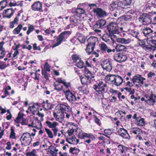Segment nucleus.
Listing matches in <instances>:
<instances>
[{"instance_id":"f257e3e1","label":"nucleus","mask_w":156,"mask_h":156,"mask_svg":"<svg viewBox=\"0 0 156 156\" xmlns=\"http://www.w3.org/2000/svg\"><path fill=\"white\" fill-rule=\"evenodd\" d=\"M107 29L109 32V35L111 36L113 35L115 36L114 34H119V28L117 23H109L107 27Z\"/></svg>"},{"instance_id":"f03ea898","label":"nucleus","mask_w":156,"mask_h":156,"mask_svg":"<svg viewBox=\"0 0 156 156\" xmlns=\"http://www.w3.org/2000/svg\"><path fill=\"white\" fill-rule=\"evenodd\" d=\"M139 21L144 25L150 24L151 22V16L147 13H143L138 18Z\"/></svg>"},{"instance_id":"7ed1b4c3","label":"nucleus","mask_w":156,"mask_h":156,"mask_svg":"<svg viewBox=\"0 0 156 156\" xmlns=\"http://www.w3.org/2000/svg\"><path fill=\"white\" fill-rule=\"evenodd\" d=\"M20 140L22 144L23 143H25L26 145H29L32 140L31 137V134L28 132L23 133L20 137Z\"/></svg>"},{"instance_id":"20e7f679","label":"nucleus","mask_w":156,"mask_h":156,"mask_svg":"<svg viewBox=\"0 0 156 156\" xmlns=\"http://www.w3.org/2000/svg\"><path fill=\"white\" fill-rule=\"evenodd\" d=\"M114 58L116 62L121 63L125 61L127 59V57L126 55L122 53H119L115 55Z\"/></svg>"},{"instance_id":"39448f33","label":"nucleus","mask_w":156,"mask_h":156,"mask_svg":"<svg viewBox=\"0 0 156 156\" xmlns=\"http://www.w3.org/2000/svg\"><path fill=\"white\" fill-rule=\"evenodd\" d=\"M101 65L103 69L107 71L110 72L112 69V63L109 60L106 59L103 61Z\"/></svg>"},{"instance_id":"423d86ee","label":"nucleus","mask_w":156,"mask_h":156,"mask_svg":"<svg viewBox=\"0 0 156 156\" xmlns=\"http://www.w3.org/2000/svg\"><path fill=\"white\" fill-rule=\"evenodd\" d=\"M95 89L96 91H104L106 92L107 90V87L106 84H103V82L100 81L98 84V85H95Z\"/></svg>"},{"instance_id":"0eeeda50","label":"nucleus","mask_w":156,"mask_h":156,"mask_svg":"<svg viewBox=\"0 0 156 156\" xmlns=\"http://www.w3.org/2000/svg\"><path fill=\"white\" fill-rule=\"evenodd\" d=\"M93 12L99 17H103L106 15V12L100 8H97L94 9Z\"/></svg>"},{"instance_id":"6e6552de","label":"nucleus","mask_w":156,"mask_h":156,"mask_svg":"<svg viewBox=\"0 0 156 156\" xmlns=\"http://www.w3.org/2000/svg\"><path fill=\"white\" fill-rule=\"evenodd\" d=\"M145 80V78L143 77L141 75L137 74L133 76L132 78V81L134 84H135V83L137 82L143 84L144 83L143 81Z\"/></svg>"},{"instance_id":"1a4fd4ad","label":"nucleus","mask_w":156,"mask_h":156,"mask_svg":"<svg viewBox=\"0 0 156 156\" xmlns=\"http://www.w3.org/2000/svg\"><path fill=\"white\" fill-rule=\"evenodd\" d=\"M42 3L40 1L34 2L32 5V10L34 11H42Z\"/></svg>"},{"instance_id":"9d476101","label":"nucleus","mask_w":156,"mask_h":156,"mask_svg":"<svg viewBox=\"0 0 156 156\" xmlns=\"http://www.w3.org/2000/svg\"><path fill=\"white\" fill-rule=\"evenodd\" d=\"M65 95L66 98L70 102L75 101L77 100V98L76 96L69 90L66 91Z\"/></svg>"},{"instance_id":"9b49d317","label":"nucleus","mask_w":156,"mask_h":156,"mask_svg":"<svg viewBox=\"0 0 156 156\" xmlns=\"http://www.w3.org/2000/svg\"><path fill=\"white\" fill-rule=\"evenodd\" d=\"M71 34V32L69 31H66L62 32L58 36L57 38V40H59L62 42L64 39L67 38Z\"/></svg>"},{"instance_id":"f8f14e48","label":"nucleus","mask_w":156,"mask_h":156,"mask_svg":"<svg viewBox=\"0 0 156 156\" xmlns=\"http://www.w3.org/2000/svg\"><path fill=\"white\" fill-rule=\"evenodd\" d=\"M118 133L119 135L122 136L123 138L129 139L130 137L127 131L124 128H120L118 131Z\"/></svg>"},{"instance_id":"ddd939ff","label":"nucleus","mask_w":156,"mask_h":156,"mask_svg":"<svg viewBox=\"0 0 156 156\" xmlns=\"http://www.w3.org/2000/svg\"><path fill=\"white\" fill-rule=\"evenodd\" d=\"M106 23V21L103 19H100L97 21L96 23L94 25V28L99 29L102 28Z\"/></svg>"},{"instance_id":"4468645a","label":"nucleus","mask_w":156,"mask_h":156,"mask_svg":"<svg viewBox=\"0 0 156 156\" xmlns=\"http://www.w3.org/2000/svg\"><path fill=\"white\" fill-rule=\"evenodd\" d=\"M78 18L77 15L72 16L70 17V21L73 22L72 24L75 26H77L80 24V20Z\"/></svg>"},{"instance_id":"2eb2a0df","label":"nucleus","mask_w":156,"mask_h":156,"mask_svg":"<svg viewBox=\"0 0 156 156\" xmlns=\"http://www.w3.org/2000/svg\"><path fill=\"white\" fill-rule=\"evenodd\" d=\"M148 99H146V102L147 104L150 105H153L155 102L154 99L156 98L155 95L151 94L148 97Z\"/></svg>"},{"instance_id":"dca6fc26","label":"nucleus","mask_w":156,"mask_h":156,"mask_svg":"<svg viewBox=\"0 0 156 156\" xmlns=\"http://www.w3.org/2000/svg\"><path fill=\"white\" fill-rule=\"evenodd\" d=\"M122 82L123 79L122 77L118 75H116L113 84L117 86H119L121 84Z\"/></svg>"},{"instance_id":"f3484780","label":"nucleus","mask_w":156,"mask_h":156,"mask_svg":"<svg viewBox=\"0 0 156 156\" xmlns=\"http://www.w3.org/2000/svg\"><path fill=\"white\" fill-rule=\"evenodd\" d=\"M98 39L95 37H90L89 38L87 41L88 42L87 44L94 45L95 46L96 42L98 41Z\"/></svg>"},{"instance_id":"a211bd4d","label":"nucleus","mask_w":156,"mask_h":156,"mask_svg":"<svg viewBox=\"0 0 156 156\" xmlns=\"http://www.w3.org/2000/svg\"><path fill=\"white\" fill-rule=\"evenodd\" d=\"M100 47L101 49L103 52H106L107 51L108 53H109L111 52L112 50L108 48L106 45L104 43H102L101 44Z\"/></svg>"},{"instance_id":"6ab92c4d","label":"nucleus","mask_w":156,"mask_h":156,"mask_svg":"<svg viewBox=\"0 0 156 156\" xmlns=\"http://www.w3.org/2000/svg\"><path fill=\"white\" fill-rule=\"evenodd\" d=\"M127 48L126 47L122 45L119 44L117 45L115 47V49L117 51H126Z\"/></svg>"},{"instance_id":"aec40b11","label":"nucleus","mask_w":156,"mask_h":156,"mask_svg":"<svg viewBox=\"0 0 156 156\" xmlns=\"http://www.w3.org/2000/svg\"><path fill=\"white\" fill-rule=\"evenodd\" d=\"M143 33L146 37L148 36L153 32V30L149 27H146L143 30Z\"/></svg>"},{"instance_id":"412c9836","label":"nucleus","mask_w":156,"mask_h":156,"mask_svg":"<svg viewBox=\"0 0 156 156\" xmlns=\"http://www.w3.org/2000/svg\"><path fill=\"white\" fill-rule=\"evenodd\" d=\"M46 123L49 128L52 129L56 128V126L58 125V123L55 122H51L47 121H46Z\"/></svg>"},{"instance_id":"4be33fe9","label":"nucleus","mask_w":156,"mask_h":156,"mask_svg":"<svg viewBox=\"0 0 156 156\" xmlns=\"http://www.w3.org/2000/svg\"><path fill=\"white\" fill-rule=\"evenodd\" d=\"M117 41L122 44H126L130 43L131 40L129 38L125 39L123 38H118Z\"/></svg>"},{"instance_id":"5701e85b","label":"nucleus","mask_w":156,"mask_h":156,"mask_svg":"<svg viewBox=\"0 0 156 156\" xmlns=\"http://www.w3.org/2000/svg\"><path fill=\"white\" fill-rule=\"evenodd\" d=\"M87 136H88V137H86V139H88L84 141L85 144L86 142L88 144L90 143L91 142V140H94L95 138L93 135L90 134H89Z\"/></svg>"},{"instance_id":"b1692460","label":"nucleus","mask_w":156,"mask_h":156,"mask_svg":"<svg viewBox=\"0 0 156 156\" xmlns=\"http://www.w3.org/2000/svg\"><path fill=\"white\" fill-rule=\"evenodd\" d=\"M76 139V137L73 136L71 137L66 138V140L69 144H75Z\"/></svg>"},{"instance_id":"393cba45","label":"nucleus","mask_w":156,"mask_h":156,"mask_svg":"<svg viewBox=\"0 0 156 156\" xmlns=\"http://www.w3.org/2000/svg\"><path fill=\"white\" fill-rule=\"evenodd\" d=\"M94 45H92L87 44L86 49V51L88 53V55H90L91 53L92 52L94 49Z\"/></svg>"},{"instance_id":"a878e982","label":"nucleus","mask_w":156,"mask_h":156,"mask_svg":"<svg viewBox=\"0 0 156 156\" xmlns=\"http://www.w3.org/2000/svg\"><path fill=\"white\" fill-rule=\"evenodd\" d=\"M9 10H11V13L10 14V15H8L7 14L6 15H5L4 12H3L2 13L4 17H5L6 18H10L11 17V16H13V13L14 12V11H13L12 10V9H8L5 10V13H7L8 12V11Z\"/></svg>"},{"instance_id":"bb28decb","label":"nucleus","mask_w":156,"mask_h":156,"mask_svg":"<svg viewBox=\"0 0 156 156\" xmlns=\"http://www.w3.org/2000/svg\"><path fill=\"white\" fill-rule=\"evenodd\" d=\"M136 121V124L139 126H143L145 124V122L144 118H140V119H137Z\"/></svg>"},{"instance_id":"cd10ccee","label":"nucleus","mask_w":156,"mask_h":156,"mask_svg":"<svg viewBox=\"0 0 156 156\" xmlns=\"http://www.w3.org/2000/svg\"><path fill=\"white\" fill-rule=\"evenodd\" d=\"M110 10L111 11V14L112 16H113L115 17H117V16H119V10L117 9H113L111 10V8H110Z\"/></svg>"},{"instance_id":"c85d7f7f","label":"nucleus","mask_w":156,"mask_h":156,"mask_svg":"<svg viewBox=\"0 0 156 156\" xmlns=\"http://www.w3.org/2000/svg\"><path fill=\"white\" fill-rule=\"evenodd\" d=\"M80 152V150L78 148L76 147L70 148L69 149V152L74 154H76Z\"/></svg>"},{"instance_id":"c756f323","label":"nucleus","mask_w":156,"mask_h":156,"mask_svg":"<svg viewBox=\"0 0 156 156\" xmlns=\"http://www.w3.org/2000/svg\"><path fill=\"white\" fill-rule=\"evenodd\" d=\"M151 43L154 45L153 46L152 45H150L151 46V48H149L152 49L153 51H154L156 49V40L152 39L150 41Z\"/></svg>"},{"instance_id":"7c9ffc66","label":"nucleus","mask_w":156,"mask_h":156,"mask_svg":"<svg viewBox=\"0 0 156 156\" xmlns=\"http://www.w3.org/2000/svg\"><path fill=\"white\" fill-rule=\"evenodd\" d=\"M7 2L6 0H3L0 2V11L4 9L7 5Z\"/></svg>"},{"instance_id":"2f4dec72","label":"nucleus","mask_w":156,"mask_h":156,"mask_svg":"<svg viewBox=\"0 0 156 156\" xmlns=\"http://www.w3.org/2000/svg\"><path fill=\"white\" fill-rule=\"evenodd\" d=\"M22 26L21 24H19L18 27L16 28L13 31V33L14 34H19L21 30Z\"/></svg>"},{"instance_id":"473e14b6","label":"nucleus","mask_w":156,"mask_h":156,"mask_svg":"<svg viewBox=\"0 0 156 156\" xmlns=\"http://www.w3.org/2000/svg\"><path fill=\"white\" fill-rule=\"evenodd\" d=\"M89 134L83 133L81 131L78 134V137L81 139H86V137H88L87 136Z\"/></svg>"},{"instance_id":"72a5a7b5","label":"nucleus","mask_w":156,"mask_h":156,"mask_svg":"<svg viewBox=\"0 0 156 156\" xmlns=\"http://www.w3.org/2000/svg\"><path fill=\"white\" fill-rule=\"evenodd\" d=\"M132 0H123L122 2V5L124 6H128L130 5Z\"/></svg>"},{"instance_id":"f704fd0d","label":"nucleus","mask_w":156,"mask_h":156,"mask_svg":"<svg viewBox=\"0 0 156 156\" xmlns=\"http://www.w3.org/2000/svg\"><path fill=\"white\" fill-rule=\"evenodd\" d=\"M54 86L55 87V89L57 91H61L63 88V86L59 84H56L54 83Z\"/></svg>"},{"instance_id":"c9c22d12","label":"nucleus","mask_w":156,"mask_h":156,"mask_svg":"<svg viewBox=\"0 0 156 156\" xmlns=\"http://www.w3.org/2000/svg\"><path fill=\"white\" fill-rule=\"evenodd\" d=\"M116 77V75H111L109 76H106V78L108 80L111 81L112 83L113 84Z\"/></svg>"},{"instance_id":"e433bc0d","label":"nucleus","mask_w":156,"mask_h":156,"mask_svg":"<svg viewBox=\"0 0 156 156\" xmlns=\"http://www.w3.org/2000/svg\"><path fill=\"white\" fill-rule=\"evenodd\" d=\"M45 129L48 137L51 139L52 138H53V135L51 131L49 129L47 128H45Z\"/></svg>"},{"instance_id":"4c0bfd02","label":"nucleus","mask_w":156,"mask_h":156,"mask_svg":"<svg viewBox=\"0 0 156 156\" xmlns=\"http://www.w3.org/2000/svg\"><path fill=\"white\" fill-rule=\"evenodd\" d=\"M44 69L42 70H44L46 72H50V67L47 62H45Z\"/></svg>"},{"instance_id":"58836bf2","label":"nucleus","mask_w":156,"mask_h":156,"mask_svg":"<svg viewBox=\"0 0 156 156\" xmlns=\"http://www.w3.org/2000/svg\"><path fill=\"white\" fill-rule=\"evenodd\" d=\"M124 20L126 21H130L132 20V16L130 15H126L123 16Z\"/></svg>"},{"instance_id":"ea45409f","label":"nucleus","mask_w":156,"mask_h":156,"mask_svg":"<svg viewBox=\"0 0 156 156\" xmlns=\"http://www.w3.org/2000/svg\"><path fill=\"white\" fill-rule=\"evenodd\" d=\"M87 76H85L84 77H81V81L83 84L87 85Z\"/></svg>"},{"instance_id":"a19ab883","label":"nucleus","mask_w":156,"mask_h":156,"mask_svg":"<svg viewBox=\"0 0 156 156\" xmlns=\"http://www.w3.org/2000/svg\"><path fill=\"white\" fill-rule=\"evenodd\" d=\"M84 62L80 59L79 61V62H77L76 66L80 68L81 69L83 68Z\"/></svg>"},{"instance_id":"79ce46f5","label":"nucleus","mask_w":156,"mask_h":156,"mask_svg":"<svg viewBox=\"0 0 156 156\" xmlns=\"http://www.w3.org/2000/svg\"><path fill=\"white\" fill-rule=\"evenodd\" d=\"M72 60L74 61L77 62V61H79L81 58H80L79 56L76 55H73L72 56Z\"/></svg>"},{"instance_id":"37998d69","label":"nucleus","mask_w":156,"mask_h":156,"mask_svg":"<svg viewBox=\"0 0 156 156\" xmlns=\"http://www.w3.org/2000/svg\"><path fill=\"white\" fill-rule=\"evenodd\" d=\"M11 132L10 133V138L11 139H15L16 138V136H15V133L14 132V129L11 128Z\"/></svg>"},{"instance_id":"c03bdc74","label":"nucleus","mask_w":156,"mask_h":156,"mask_svg":"<svg viewBox=\"0 0 156 156\" xmlns=\"http://www.w3.org/2000/svg\"><path fill=\"white\" fill-rule=\"evenodd\" d=\"M118 147L119 148H121V153L122 154L128 148L122 145H119Z\"/></svg>"},{"instance_id":"a18cd8bd","label":"nucleus","mask_w":156,"mask_h":156,"mask_svg":"<svg viewBox=\"0 0 156 156\" xmlns=\"http://www.w3.org/2000/svg\"><path fill=\"white\" fill-rule=\"evenodd\" d=\"M53 115L57 121H58L60 122H61L63 121L62 119H61L59 116H58V115H57L56 113H54Z\"/></svg>"},{"instance_id":"49530a36","label":"nucleus","mask_w":156,"mask_h":156,"mask_svg":"<svg viewBox=\"0 0 156 156\" xmlns=\"http://www.w3.org/2000/svg\"><path fill=\"white\" fill-rule=\"evenodd\" d=\"M35 150H33L32 151L27 153V156H36L35 154Z\"/></svg>"},{"instance_id":"de8ad7c7","label":"nucleus","mask_w":156,"mask_h":156,"mask_svg":"<svg viewBox=\"0 0 156 156\" xmlns=\"http://www.w3.org/2000/svg\"><path fill=\"white\" fill-rule=\"evenodd\" d=\"M43 107L46 110H48V109H51V104H48L47 105H43Z\"/></svg>"},{"instance_id":"09e8293b","label":"nucleus","mask_w":156,"mask_h":156,"mask_svg":"<svg viewBox=\"0 0 156 156\" xmlns=\"http://www.w3.org/2000/svg\"><path fill=\"white\" fill-rule=\"evenodd\" d=\"M34 29V27L33 25H31L28 27V30L27 31V34H29Z\"/></svg>"},{"instance_id":"8fccbe9b","label":"nucleus","mask_w":156,"mask_h":156,"mask_svg":"<svg viewBox=\"0 0 156 156\" xmlns=\"http://www.w3.org/2000/svg\"><path fill=\"white\" fill-rule=\"evenodd\" d=\"M117 3L116 2H112L110 6V8H111V10L117 9L116 8V6L117 5Z\"/></svg>"},{"instance_id":"3c124183","label":"nucleus","mask_w":156,"mask_h":156,"mask_svg":"<svg viewBox=\"0 0 156 156\" xmlns=\"http://www.w3.org/2000/svg\"><path fill=\"white\" fill-rule=\"evenodd\" d=\"M108 37L107 34H104L102 37V39L106 42H108L109 41V39L108 38Z\"/></svg>"},{"instance_id":"603ef678","label":"nucleus","mask_w":156,"mask_h":156,"mask_svg":"<svg viewBox=\"0 0 156 156\" xmlns=\"http://www.w3.org/2000/svg\"><path fill=\"white\" fill-rule=\"evenodd\" d=\"M130 154V150L129 148H127L126 150L122 154L123 156H129Z\"/></svg>"},{"instance_id":"864d4df0","label":"nucleus","mask_w":156,"mask_h":156,"mask_svg":"<svg viewBox=\"0 0 156 156\" xmlns=\"http://www.w3.org/2000/svg\"><path fill=\"white\" fill-rule=\"evenodd\" d=\"M42 74L44 76V77L47 80L48 79V74L44 70H42Z\"/></svg>"},{"instance_id":"5fc2aeb1","label":"nucleus","mask_w":156,"mask_h":156,"mask_svg":"<svg viewBox=\"0 0 156 156\" xmlns=\"http://www.w3.org/2000/svg\"><path fill=\"white\" fill-rule=\"evenodd\" d=\"M66 105L63 104H61L60 105V110L62 112H64V109L66 107Z\"/></svg>"},{"instance_id":"6e6d98bb","label":"nucleus","mask_w":156,"mask_h":156,"mask_svg":"<svg viewBox=\"0 0 156 156\" xmlns=\"http://www.w3.org/2000/svg\"><path fill=\"white\" fill-rule=\"evenodd\" d=\"M77 12L79 14H82L85 12V10L83 9L78 8L77 9Z\"/></svg>"},{"instance_id":"4d7b16f0","label":"nucleus","mask_w":156,"mask_h":156,"mask_svg":"<svg viewBox=\"0 0 156 156\" xmlns=\"http://www.w3.org/2000/svg\"><path fill=\"white\" fill-rule=\"evenodd\" d=\"M155 74L151 72H150L147 74V76L148 78L152 77L153 76H154Z\"/></svg>"},{"instance_id":"13d9d810","label":"nucleus","mask_w":156,"mask_h":156,"mask_svg":"<svg viewBox=\"0 0 156 156\" xmlns=\"http://www.w3.org/2000/svg\"><path fill=\"white\" fill-rule=\"evenodd\" d=\"M57 42L55 43V44H53V45L52 46V48H54V47H55L59 45L62 42L61 41L59 40H58L57 39Z\"/></svg>"},{"instance_id":"bf43d9fd","label":"nucleus","mask_w":156,"mask_h":156,"mask_svg":"<svg viewBox=\"0 0 156 156\" xmlns=\"http://www.w3.org/2000/svg\"><path fill=\"white\" fill-rule=\"evenodd\" d=\"M6 144L7 146L5 147L6 149L7 150H10L11 148L10 142L9 141L7 142Z\"/></svg>"},{"instance_id":"052dcab7","label":"nucleus","mask_w":156,"mask_h":156,"mask_svg":"<svg viewBox=\"0 0 156 156\" xmlns=\"http://www.w3.org/2000/svg\"><path fill=\"white\" fill-rule=\"evenodd\" d=\"M53 131L54 135L55 136H56L57 134V131L58 129L56 127L53 129H52Z\"/></svg>"},{"instance_id":"680f3d73","label":"nucleus","mask_w":156,"mask_h":156,"mask_svg":"<svg viewBox=\"0 0 156 156\" xmlns=\"http://www.w3.org/2000/svg\"><path fill=\"white\" fill-rule=\"evenodd\" d=\"M74 132V130L73 129H69L68 130V133L69 136H71Z\"/></svg>"},{"instance_id":"e2e57ef3","label":"nucleus","mask_w":156,"mask_h":156,"mask_svg":"<svg viewBox=\"0 0 156 156\" xmlns=\"http://www.w3.org/2000/svg\"><path fill=\"white\" fill-rule=\"evenodd\" d=\"M94 121L95 123H96L97 124H98L99 125H101V123L100 122V120L98 119L96 116H94Z\"/></svg>"},{"instance_id":"0e129e2a","label":"nucleus","mask_w":156,"mask_h":156,"mask_svg":"<svg viewBox=\"0 0 156 156\" xmlns=\"http://www.w3.org/2000/svg\"><path fill=\"white\" fill-rule=\"evenodd\" d=\"M139 33H136V34H135V33L134 34V35H133V36L135 37L139 41H140V40L139 38Z\"/></svg>"},{"instance_id":"69168bd1","label":"nucleus","mask_w":156,"mask_h":156,"mask_svg":"<svg viewBox=\"0 0 156 156\" xmlns=\"http://www.w3.org/2000/svg\"><path fill=\"white\" fill-rule=\"evenodd\" d=\"M6 67V66L5 64H2V63L0 62V69H5Z\"/></svg>"},{"instance_id":"338daca9","label":"nucleus","mask_w":156,"mask_h":156,"mask_svg":"<svg viewBox=\"0 0 156 156\" xmlns=\"http://www.w3.org/2000/svg\"><path fill=\"white\" fill-rule=\"evenodd\" d=\"M63 84L66 87V88H68L70 86V83H66L65 82H64Z\"/></svg>"},{"instance_id":"774afa93","label":"nucleus","mask_w":156,"mask_h":156,"mask_svg":"<svg viewBox=\"0 0 156 156\" xmlns=\"http://www.w3.org/2000/svg\"><path fill=\"white\" fill-rule=\"evenodd\" d=\"M136 129L137 131V134H139L142 133V131L141 129L138 128H136Z\"/></svg>"}]
</instances>
